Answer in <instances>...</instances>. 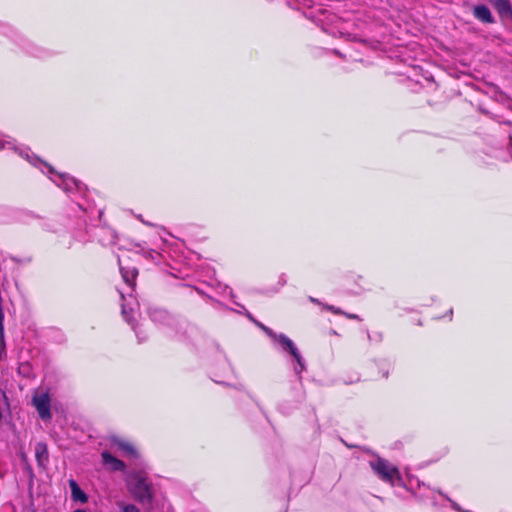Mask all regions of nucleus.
Masks as SVG:
<instances>
[{
  "label": "nucleus",
  "instance_id": "obj_1",
  "mask_svg": "<svg viewBox=\"0 0 512 512\" xmlns=\"http://www.w3.org/2000/svg\"><path fill=\"white\" fill-rule=\"evenodd\" d=\"M112 453L119 454L121 456L135 455L136 451L134 447L121 440H114L110 446V452H102V461L104 466L111 471L123 470L125 467L124 462L117 459Z\"/></svg>",
  "mask_w": 512,
  "mask_h": 512
},
{
  "label": "nucleus",
  "instance_id": "obj_2",
  "mask_svg": "<svg viewBox=\"0 0 512 512\" xmlns=\"http://www.w3.org/2000/svg\"><path fill=\"white\" fill-rule=\"evenodd\" d=\"M128 490L142 503L148 502L152 496L151 483L143 471L133 472L127 479Z\"/></svg>",
  "mask_w": 512,
  "mask_h": 512
},
{
  "label": "nucleus",
  "instance_id": "obj_3",
  "mask_svg": "<svg viewBox=\"0 0 512 512\" xmlns=\"http://www.w3.org/2000/svg\"><path fill=\"white\" fill-rule=\"evenodd\" d=\"M371 469L377 476L391 484L403 485V480L397 467L382 458H376L369 462Z\"/></svg>",
  "mask_w": 512,
  "mask_h": 512
},
{
  "label": "nucleus",
  "instance_id": "obj_4",
  "mask_svg": "<svg viewBox=\"0 0 512 512\" xmlns=\"http://www.w3.org/2000/svg\"><path fill=\"white\" fill-rule=\"evenodd\" d=\"M269 336L273 337L274 339H276L280 345L282 346V348L285 350V351H288L294 358L295 360L297 361V366L294 368L295 372L297 374H299L303 369H304V364H303V359L301 357V355L299 354L297 348L295 347L294 343L289 339L287 338L286 336L284 335H275L271 329L263 326V325H259Z\"/></svg>",
  "mask_w": 512,
  "mask_h": 512
},
{
  "label": "nucleus",
  "instance_id": "obj_5",
  "mask_svg": "<svg viewBox=\"0 0 512 512\" xmlns=\"http://www.w3.org/2000/svg\"><path fill=\"white\" fill-rule=\"evenodd\" d=\"M33 403L37 408L41 418L48 419L50 417L49 396L44 392H38L33 397Z\"/></svg>",
  "mask_w": 512,
  "mask_h": 512
},
{
  "label": "nucleus",
  "instance_id": "obj_6",
  "mask_svg": "<svg viewBox=\"0 0 512 512\" xmlns=\"http://www.w3.org/2000/svg\"><path fill=\"white\" fill-rule=\"evenodd\" d=\"M491 3L502 18L512 19V9L508 0H491Z\"/></svg>",
  "mask_w": 512,
  "mask_h": 512
},
{
  "label": "nucleus",
  "instance_id": "obj_7",
  "mask_svg": "<svg viewBox=\"0 0 512 512\" xmlns=\"http://www.w3.org/2000/svg\"><path fill=\"white\" fill-rule=\"evenodd\" d=\"M35 457H36L38 464L40 466L44 467L48 461V451H47L46 444H44L42 442L36 444Z\"/></svg>",
  "mask_w": 512,
  "mask_h": 512
},
{
  "label": "nucleus",
  "instance_id": "obj_8",
  "mask_svg": "<svg viewBox=\"0 0 512 512\" xmlns=\"http://www.w3.org/2000/svg\"><path fill=\"white\" fill-rule=\"evenodd\" d=\"M474 15L483 22L490 23L493 21L490 10L483 5L474 8Z\"/></svg>",
  "mask_w": 512,
  "mask_h": 512
},
{
  "label": "nucleus",
  "instance_id": "obj_9",
  "mask_svg": "<svg viewBox=\"0 0 512 512\" xmlns=\"http://www.w3.org/2000/svg\"><path fill=\"white\" fill-rule=\"evenodd\" d=\"M120 269H121V273H122V277H123L124 281L127 284L132 285L133 280L135 279V277L137 275V270L135 268L125 269L122 266L120 267Z\"/></svg>",
  "mask_w": 512,
  "mask_h": 512
},
{
  "label": "nucleus",
  "instance_id": "obj_10",
  "mask_svg": "<svg viewBox=\"0 0 512 512\" xmlns=\"http://www.w3.org/2000/svg\"><path fill=\"white\" fill-rule=\"evenodd\" d=\"M70 488L74 499L86 501V496L74 480L70 481Z\"/></svg>",
  "mask_w": 512,
  "mask_h": 512
},
{
  "label": "nucleus",
  "instance_id": "obj_11",
  "mask_svg": "<svg viewBox=\"0 0 512 512\" xmlns=\"http://www.w3.org/2000/svg\"><path fill=\"white\" fill-rule=\"evenodd\" d=\"M118 505L121 508V512H139L134 505L124 503H119Z\"/></svg>",
  "mask_w": 512,
  "mask_h": 512
},
{
  "label": "nucleus",
  "instance_id": "obj_12",
  "mask_svg": "<svg viewBox=\"0 0 512 512\" xmlns=\"http://www.w3.org/2000/svg\"><path fill=\"white\" fill-rule=\"evenodd\" d=\"M154 255H157V253L154 252V251H150V252H148L147 257H150L151 259H154Z\"/></svg>",
  "mask_w": 512,
  "mask_h": 512
},
{
  "label": "nucleus",
  "instance_id": "obj_13",
  "mask_svg": "<svg viewBox=\"0 0 512 512\" xmlns=\"http://www.w3.org/2000/svg\"><path fill=\"white\" fill-rule=\"evenodd\" d=\"M348 317H349V318H352V319H356V318H357V316H356V315H349Z\"/></svg>",
  "mask_w": 512,
  "mask_h": 512
},
{
  "label": "nucleus",
  "instance_id": "obj_14",
  "mask_svg": "<svg viewBox=\"0 0 512 512\" xmlns=\"http://www.w3.org/2000/svg\"><path fill=\"white\" fill-rule=\"evenodd\" d=\"M122 312H123L124 315H126V309H125L124 306H123Z\"/></svg>",
  "mask_w": 512,
  "mask_h": 512
},
{
  "label": "nucleus",
  "instance_id": "obj_15",
  "mask_svg": "<svg viewBox=\"0 0 512 512\" xmlns=\"http://www.w3.org/2000/svg\"><path fill=\"white\" fill-rule=\"evenodd\" d=\"M453 507L457 510H460L456 504H453Z\"/></svg>",
  "mask_w": 512,
  "mask_h": 512
},
{
  "label": "nucleus",
  "instance_id": "obj_16",
  "mask_svg": "<svg viewBox=\"0 0 512 512\" xmlns=\"http://www.w3.org/2000/svg\"><path fill=\"white\" fill-rule=\"evenodd\" d=\"M3 147H4V145L2 143H0V149L3 148Z\"/></svg>",
  "mask_w": 512,
  "mask_h": 512
},
{
  "label": "nucleus",
  "instance_id": "obj_17",
  "mask_svg": "<svg viewBox=\"0 0 512 512\" xmlns=\"http://www.w3.org/2000/svg\"><path fill=\"white\" fill-rule=\"evenodd\" d=\"M75 512H83V511L77 510V511H75Z\"/></svg>",
  "mask_w": 512,
  "mask_h": 512
},
{
  "label": "nucleus",
  "instance_id": "obj_18",
  "mask_svg": "<svg viewBox=\"0 0 512 512\" xmlns=\"http://www.w3.org/2000/svg\"><path fill=\"white\" fill-rule=\"evenodd\" d=\"M462 512H467V511H462Z\"/></svg>",
  "mask_w": 512,
  "mask_h": 512
}]
</instances>
